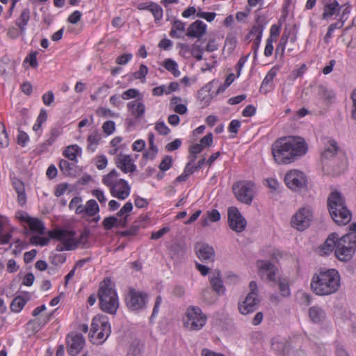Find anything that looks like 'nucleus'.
Segmentation results:
<instances>
[{
    "instance_id": "39",
    "label": "nucleus",
    "mask_w": 356,
    "mask_h": 356,
    "mask_svg": "<svg viewBox=\"0 0 356 356\" xmlns=\"http://www.w3.org/2000/svg\"><path fill=\"white\" fill-rule=\"evenodd\" d=\"M162 65L175 76L177 77L180 75L178 64L174 60L171 58H166L163 60Z\"/></svg>"
},
{
    "instance_id": "40",
    "label": "nucleus",
    "mask_w": 356,
    "mask_h": 356,
    "mask_svg": "<svg viewBox=\"0 0 356 356\" xmlns=\"http://www.w3.org/2000/svg\"><path fill=\"white\" fill-rule=\"evenodd\" d=\"M8 222V220L6 217L0 215V244L8 243L11 238V234L6 233L1 234L4 227Z\"/></svg>"
},
{
    "instance_id": "29",
    "label": "nucleus",
    "mask_w": 356,
    "mask_h": 356,
    "mask_svg": "<svg viewBox=\"0 0 356 356\" xmlns=\"http://www.w3.org/2000/svg\"><path fill=\"white\" fill-rule=\"evenodd\" d=\"M325 149L321 153L322 159H327L333 157L339 149L337 143L331 138H327L324 143Z\"/></svg>"
},
{
    "instance_id": "64",
    "label": "nucleus",
    "mask_w": 356,
    "mask_h": 356,
    "mask_svg": "<svg viewBox=\"0 0 356 356\" xmlns=\"http://www.w3.org/2000/svg\"><path fill=\"white\" fill-rule=\"evenodd\" d=\"M281 26L278 24H273L270 29V35L268 39H272L273 41L277 40V36L280 33Z\"/></svg>"
},
{
    "instance_id": "36",
    "label": "nucleus",
    "mask_w": 356,
    "mask_h": 356,
    "mask_svg": "<svg viewBox=\"0 0 356 356\" xmlns=\"http://www.w3.org/2000/svg\"><path fill=\"white\" fill-rule=\"evenodd\" d=\"M81 152L82 149L78 145H71L64 149L63 155L68 159L75 161L77 156L81 155Z\"/></svg>"
},
{
    "instance_id": "60",
    "label": "nucleus",
    "mask_w": 356,
    "mask_h": 356,
    "mask_svg": "<svg viewBox=\"0 0 356 356\" xmlns=\"http://www.w3.org/2000/svg\"><path fill=\"white\" fill-rule=\"evenodd\" d=\"M140 95L139 91L135 88H130L123 92L121 98L123 99H129L136 98Z\"/></svg>"
},
{
    "instance_id": "48",
    "label": "nucleus",
    "mask_w": 356,
    "mask_h": 356,
    "mask_svg": "<svg viewBox=\"0 0 356 356\" xmlns=\"http://www.w3.org/2000/svg\"><path fill=\"white\" fill-rule=\"evenodd\" d=\"M318 95L323 101L327 102H332V100L335 97V95L333 91L328 90L325 87H320Z\"/></svg>"
},
{
    "instance_id": "43",
    "label": "nucleus",
    "mask_w": 356,
    "mask_h": 356,
    "mask_svg": "<svg viewBox=\"0 0 356 356\" xmlns=\"http://www.w3.org/2000/svg\"><path fill=\"white\" fill-rule=\"evenodd\" d=\"M26 303V300L22 296L15 297L10 304V309L12 312L18 313L22 310Z\"/></svg>"
},
{
    "instance_id": "17",
    "label": "nucleus",
    "mask_w": 356,
    "mask_h": 356,
    "mask_svg": "<svg viewBox=\"0 0 356 356\" xmlns=\"http://www.w3.org/2000/svg\"><path fill=\"white\" fill-rule=\"evenodd\" d=\"M259 275L262 279H266L272 282H276V275L278 272L277 268L271 263L264 261L258 260L257 262Z\"/></svg>"
},
{
    "instance_id": "63",
    "label": "nucleus",
    "mask_w": 356,
    "mask_h": 356,
    "mask_svg": "<svg viewBox=\"0 0 356 356\" xmlns=\"http://www.w3.org/2000/svg\"><path fill=\"white\" fill-rule=\"evenodd\" d=\"M133 58V55L131 53H127L122 55L118 56L116 58L115 63L118 65H126Z\"/></svg>"
},
{
    "instance_id": "15",
    "label": "nucleus",
    "mask_w": 356,
    "mask_h": 356,
    "mask_svg": "<svg viewBox=\"0 0 356 356\" xmlns=\"http://www.w3.org/2000/svg\"><path fill=\"white\" fill-rule=\"evenodd\" d=\"M67 353L72 356L77 355L85 345V339L81 334L71 332L66 337Z\"/></svg>"
},
{
    "instance_id": "37",
    "label": "nucleus",
    "mask_w": 356,
    "mask_h": 356,
    "mask_svg": "<svg viewBox=\"0 0 356 356\" xmlns=\"http://www.w3.org/2000/svg\"><path fill=\"white\" fill-rule=\"evenodd\" d=\"M123 140L122 137L115 136L109 143V149L108 154L110 155H116L119 152L123 149L122 142Z\"/></svg>"
},
{
    "instance_id": "35",
    "label": "nucleus",
    "mask_w": 356,
    "mask_h": 356,
    "mask_svg": "<svg viewBox=\"0 0 356 356\" xmlns=\"http://www.w3.org/2000/svg\"><path fill=\"white\" fill-rule=\"evenodd\" d=\"M47 120V113L44 108L40 109V113L33 126V130L41 136L42 134V124Z\"/></svg>"
},
{
    "instance_id": "10",
    "label": "nucleus",
    "mask_w": 356,
    "mask_h": 356,
    "mask_svg": "<svg viewBox=\"0 0 356 356\" xmlns=\"http://www.w3.org/2000/svg\"><path fill=\"white\" fill-rule=\"evenodd\" d=\"M184 326L191 330H200L207 322V316L197 307H189L184 318Z\"/></svg>"
},
{
    "instance_id": "25",
    "label": "nucleus",
    "mask_w": 356,
    "mask_h": 356,
    "mask_svg": "<svg viewBox=\"0 0 356 356\" xmlns=\"http://www.w3.org/2000/svg\"><path fill=\"white\" fill-rule=\"evenodd\" d=\"M20 219L22 221H24L29 224V228L31 232L43 234L44 232V223L39 220L38 218H32L28 216L27 214L22 216Z\"/></svg>"
},
{
    "instance_id": "31",
    "label": "nucleus",
    "mask_w": 356,
    "mask_h": 356,
    "mask_svg": "<svg viewBox=\"0 0 356 356\" xmlns=\"http://www.w3.org/2000/svg\"><path fill=\"white\" fill-rule=\"evenodd\" d=\"M102 139V134L97 131L90 133L87 137V150L90 152H95Z\"/></svg>"
},
{
    "instance_id": "22",
    "label": "nucleus",
    "mask_w": 356,
    "mask_h": 356,
    "mask_svg": "<svg viewBox=\"0 0 356 356\" xmlns=\"http://www.w3.org/2000/svg\"><path fill=\"white\" fill-rule=\"evenodd\" d=\"M207 24L201 20L193 22L186 29V35L189 38H200L207 31Z\"/></svg>"
},
{
    "instance_id": "49",
    "label": "nucleus",
    "mask_w": 356,
    "mask_h": 356,
    "mask_svg": "<svg viewBox=\"0 0 356 356\" xmlns=\"http://www.w3.org/2000/svg\"><path fill=\"white\" fill-rule=\"evenodd\" d=\"M148 74V67L144 65L141 64L139 67L138 71L134 73V77L136 79H139L141 82L144 83L145 81L146 76Z\"/></svg>"
},
{
    "instance_id": "33",
    "label": "nucleus",
    "mask_w": 356,
    "mask_h": 356,
    "mask_svg": "<svg viewBox=\"0 0 356 356\" xmlns=\"http://www.w3.org/2000/svg\"><path fill=\"white\" fill-rule=\"evenodd\" d=\"M83 207V212L81 214L82 216L92 217L97 214L99 211V206L94 200H88Z\"/></svg>"
},
{
    "instance_id": "7",
    "label": "nucleus",
    "mask_w": 356,
    "mask_h": 356,
    "mask_svg": "<svg viewBox=\"0 0 356 356\" xmlns=\"http://www.w3.org/2000/svg\"><path fill=\"white\" fill-rule=\"evenodd\" d=\"M111 332L108 318L105 315H97L93 317L89 333L90 341L93 344H102Z\"/></svg>"
},
{
    "instance_id": "3",
    "label": "nucleus",
    "mask_w": 356,
    "mask_h": 356,
    "mask_svg": "<svg viewBox=\"0 0 356 356\" xmlns=\"http://www.w3.org/2000/svg\"><path fill=\"white\" fill-rule=\"evenodd\" d=\"M51 239H56L61 243L56 246L58 251L74 250L79 248H83L88 243L89 232L87 230L83 231L76 238L75 232L63 229H54L47 232Z\"/></svg>"
},
{
    "instance_id": "12",
    "label": "nucleus",
    "mask_w": 356,
    "mask_h": 356,
    "mask_svg": "<svg viewBox=\"0 0 356 356\" xmlns=\"http://www.w3.org/2000/svg\"><path fill=\"white\" fill-rule=\"evenodd\" d=\"M147 298L146 293L130 288L126 297V305L131 310H142L145 307Z\"/></svg>"
},
{
    "instance_id": "27",
    "label": "nucleus",
    "mask_w": 356,
    "mask_h": 356,
    "mask_svg": "<svg viewBox=\"0 0 356 356\" xmlns=\"http://www.w3.org/2000/svg\"><path fill=\"white\" fill-rule=\"evenodd\" d=\"M339 3L336 0H330L329 2L324 3L322 19H328L341 9Z\"/></svg>"
},
{
    "instance_id": "45",
    "label": "nucleus",
    "mask_w": 356,
    "mask_h": 356,
    "mask_svg": "<svg viewBox=\"0 0 356 356\" xmlns=\"http://www.w3.org/2000/svg\"><path fill=\"white\" fill-rule=\"evenodd\" d=\"M9 136L3 122H0V147L6 148L9 146Z\"/></svg>"
},
{
    "instance_id": "46",
    "label": "nucleus",
    "mask_w": 356,
    "mask_h": 356,
    "mask_svg": "<svg viewBox=\"0 0 356 356\" xmlns=\"http://www.w3.org/2000/svg\"><path fill=\"white\" fill-rule=\"evenodd\" d=\"M278 286L280 293L282 297H288L290 296L289 283L286 278H279Z\"/></svg>"
},
{
    "instance_id": "24",
    "label": "nucleus",
    "mask_w": 356,
    "mask_h": 356,
    "mask_svg": "<svg viewBox=\"0 0 356 356\" xmlns=\"http://www.w3.org/2000/svg\"><path fill=\"white\" fill-rule=\"evenodd\" d=\"M127 110L133 117L139 119L145 114V106L142 101L136 99L127 104Z\"/></svg>"
},
{
    "instance_id": "54",
    "label": "nucleus",
    "mask_w": 356,
    "mask_h": 356,
    "mask_svg": "<svg viewBox=\"0 0 356 356\" xmlns=\"http://www.w3.org/2000/svg\"><path fill=\"white\" fill-rule=\"evenodd\" d=\"M29 141V135L25 131L19 129L18 134L17 136V144L22 147H25V146H26Z\"/></svg>"
},
{
    "instance_id": "6",
    "label": "nucleus",
    "mask_w": 356,
    "mask_h": 356,
    "mask_svg": "<svg viewBox=\"0 0 356 356\" xmlns=\"http://www.w3.org/2000/svg\"><path fill=\"white\" fill-rule=\"evenodd\" d=\"M100 309L106 313L115 314L118 307V296L109 279H104L98 291Z\"/></svg>"
},
{
    "instance_id": "8",
    "label": "nucleus",
    "mask_w": 356,
    "mask_h": 356,
    "mask_svg": "<svg viewBox=\"0 0 356 356\" xmlns=\"http://www.w3.org/2000/svg\"><path fill=\"white\" fill-rule=\"evenodd\" d=\"M356 248V234L348 233L337 238V248L334 254L340 261H348L353 256Z\"/></svg>"
},
{
    "instance_id": "19",
    "label": "nucleus",
    "mask_w": 356,
    "mask_h": 356,
    "mask_svg": "<svg viewBox=\"0 0 356 356\" xmlns=\"http://www.w3.org/2000/svg\"><path fill=\"white\" fill-rule=\"evenodd\" d=\"M259 302L258 293H249L245 300L238 304L239 312L244 315L252 313L255 311Z\"/></svg>"
},
{
    "instance_id": "13",
    "label": "nucleus",
    "mask_w": 356,
    "mask_h": 356,
    "mask_svg": "<svg viewBox=\"0 0 356 356\" xmlns=\"http://www.w3.org/2000/svg\"><path fill=\"white\" fill-rule=\"evenodd\" d=\"M284 181L289 188L297 191L306 186L307 180L304 172L299 170L293 169L286 173Z\"/></svg>"
},
{
    "instance_id": "5",
    "label": "nucleus",
    "mask_w": 356,
    "mask_h": 356,
    "mask_svg": "<svg viewBox=\"0 0 356 356\" xmlns=\"http://www.w3.org/2000/svg\"><path fill=\"white\" fill-rule=\"evenodd\" d=\"M102 184L106 186L111 195L118 200L127 199L131 193V187L125 179L120 177L119 172L113 169L102 178Z\"/></svg>"
},
{
    "instance_id": "59",
    "label": "nucleus",
    "mask_w": 356,
    "mask_h": 356,
    "mask_svg": "<svg viewBox=\"0 0 356 356\" xmlns=\"http://www.w3.org/2000/svg\"><path fill=\"white\" fill-rule=\"evenodd\" d=\"M241 127V122L238 120H232L229 126L228 131L231 134H234V135L232 136V138H235L236 135L238 132V130Z\"/></svg>"
},
{
    "instance_id": "47",
    "label": "nucleus",
    "mask_w": 356,
    "mask_h": 356,
    "mask_svg": "<svg viewBox=\"0 0 356 356\" xmlns=\"http://www.w3.org/2000/svg\"><path fill=\"white\" fill-rule=\"evenodd\" d=\"M210 282L213 289L218 293H221L224 292L225 289L222 280L220 277L219 273H218L216 276L211 277Z\"/></svg>"
},
{
    "instance_id": "28",
    "label": "nucleus",
    "mask_w": 356,
    "mask_h": 356,
    "mask_svg": "<svg viewBox=\"0 0 356 356\" xmlns=\"http://www.w3.org/2000/svg\"><path fill=\"white\" fill-rule=\"evenodd\" d=\"M186 23L179 19H175L172 24L169 35L172 38H181L186 35Z\"/></svg>"
},
{
    "instance_id": "26",
    "label": "nucleus",
    "mask_w": 356,
    "mask_h": 356,
    "mask_svg": "<svg viewBox=\"0 0 356 356\" xmlns=\"http://www.w3.org/2000/svg\"><path fill=\"white\" fill-rule=\"evenodd\" d=\"M338 234L336 233L330 234L325 243L319 248V254L321 255H327L331 253L337 248Z\"/></svg>"
},
{
    "instance_id": "1",
    "label": "nucleus",
    "mask_w": 356,
    "mask_h": 356,
    "mask_svg": "<svg viewBox=\"0 0 356 356\" xmlns=\"http://www.w3.org/2000/svg\"><path fill=\"white\" fill-rule=\"evenodd\" d=\"M271 150L277 163L289 164L307 153V145L303 138L289 136L277 139Z\"/></svg>"
},
{
    "instance_id": "21",
    "label": "nucleus",
    "mask_w": 356,
    "mask_h": 356,
    "mask_svg": "<svg viewBox=\"0 0 356 356\" xmlns=\"http://www.w3.org/2000/svg\"><path fill=\"white\" fill-rule=\"evenodd\" d=\"M280 70L279 65H274L266 74L259 88L261 93L267 94L274 88L273 80Z\"/></svg>"
},
{
    "instance_id": "9",
    "label": "nucleus",
    "mask_w": 356,
    "mask_h": 356,
    "mask_svg": "<svg viewBox=\"0 0 356 356\" xmlns=\"http://www.w3.org/2000/svg\"><path fill=\"white\" fill-rule=\"evenodd\" d=\"M232 190L238 201L250 204L254 195L255 184L251 181H239L233 185Z\"/></svg>"
},
{
    "instance_id": "51",
    "label": "nucleus",
    "mask_w": 356,
    "mask_h": 356,
    "mask_svg": "<svg viewBox=\"0 0 356 356\" xmlns=\"http://www.w3.org/2000/svg\"><path fill=\"white\" fill-rule=\"evenodd\" d=\"M342 26H343V24H340L338 22L331 24L329 26L327 32L324 37V42L325 43L328 44L330 42V40L332 37V34H333V32L334 31V30L341 28Z\"/></svg>"
},
{
    "instance_id": "61",
    "label": "nucleus",
    "mask_w": 356,
    "mask_h": 356,
    "mask_svg": "<svg viewBox=\"0 0 356 356\" xmlns=\"http://www.w3.org/2000/svg\"><path fill=\"white\" fill-rule=\"evenodd\" d=\"M177 47L179 49V54L183 57L188 58L191 56V45L185 43H179Z\"/></svg>"
},
{
    "instance_id": "55",
    "label": "nucleus",
    "mask_w": 356,
    "mask_h": 356,
    "mask_svg": "<svg viewBox=\"0 0 356 356\" xmlns=\"http://www.w3.org/2000/svg\"><path fill=\"white\" fill-rule=\"evenodd\" d=\"M49 239H51L49 236L47 238L40 236H33L31 237V241L33 244L45 246L49 243Z\"/></svg>"
},
{
    "instance_id": "18",
    "label": "nucleus",
    "mask_w": 356,
    "mask_h": 356,
    "mask_svg": "<svg viewBox=\"0 0 356 356\" xmlns=\"http://www.w3.org/2000/svg\"><path fill=\"white\" fill-rule=\"evenodd\" d=\"M114 161L116 167L124 173L134 172L136 169L131 155L120 154Z\"/></svg>"
},
{
    "instance_id": "52",
    "label": "nucleus",
    "mask_w": 356,
    "mask_h": 356,
    "mask_svg": "<svg viewBox=\"0 0 356 356\" xmlns=\"http://www.w3.org/2000/svg\"><path fill=\"white\" fill-rule=\"evenodd\" d=\"M102 130L106 136L113 134L115 131V123L112 120L104 122L102 124Z\"/></svg>"
},
{
    "instance_id": "14",
    "label": "nucleus",
    "mask_w": 356,
    "mask_h": 356,
    "mask_svg": "<svg viewBox=\"0 0 356 356\" xmlns=\"http://www.w3.org/2000/svg\"><path fill=\"white\" fill-rule=\"evenodd\" d=\"M312 219V212L307 207L300 209L291 219L292 227L299 231L305 230L309 227Z\"/></svg>"
},
{
    "instance_id": "62",
    "label": "nucleus",
    "mask_w": 356,
    "mask_h": 356,
    "mask_svg": "<svg viewBox=\"0 0 356 356\" xmlns=\"http://www.w3.org/2000/svg\"><path fill=\"white\" fill-rule=\"evenodd\" d=\"M199 144L202 145L204 149L211 147L213 145V134L211 133L207 134L200 139Z\"/></svg>"
},
{
    "instance_id": "56",
    "label": "nucleus",
    "mask_w": 356,
    "mask_h": 356,
    "mask_svg": "<svg viewBox=\"0 0 356 356\" xmlns=\"http://www.w3.org/2000/svg\"><path fill=\"white\" fill-rule=\"evenodd\" d=\"M154 129L159 134L162 136H167L170 131V129L163 122H156Z\"/></svg>"
},
{
    "instance_id": "30",
    "label": "nucleus",
    "mask_w": 356,
    "mask_h": 356,
    "mask_svg": "<svg viewBox=\"0 0 356 356\" xmlns=\"http://www.w3.org/2000/svg\"><path fill=\"white\" fill-rule=\"evenodd\" d=\"M30 9L25 8L22 9L19 16L16 19L15 24L22 33H24L26 29V26L30 20Z\"/></svg>"
},
{
    "instance_id": "23",
    "label": "nucleus",
    "mask_w": 356,
    "mask_h": 356,
    "mask_svg": "<svg viewBox=\"0 0 356 356\" xmlns=\"http://www.w3.org/2000/svg\"><path fill=\"white\" fill-rule=\"evenodd\" d=\"M62 129L59 127L51 128L49 133L47 134V139L40 145V147L42 152L48 150V148L52 146L57 138L61 135Z\"/></svg>"
},
{
    "instance_id": "58",
    "label": "nucleus",
    "mask_w": 356,
    "mask_h": 356,
    "mask_svg": "<svg viewBox=\"0 0 356 356\" xmlns=\"http://www.w3.org/2000/svg\"><path fill=\"white\" fill-rule=\"evenodd\" d=\"M97 115L99 117L107 118V117H117V114L113 112L111 109L106 107H99L97 110Z\"/></svg>"
},
{
    "instance_id": "4",
    "label": "nucleus",
    "mask_w": 356,
    "mask_h": 356,
    "mask_svg": "<svg viewBox=\"0 0 356 356\" xmlns=\"http://www.w3.org/2000/svg\"><path fill=\"white\" fill-rule=\"evenodd\" d=\"M327 206L333 220L339 225L348 224L352 218L350 211L345 204L344 198L337 191H332L327 198Z\"/></svg>"
},
{
    "instance_id": "2",
    "label": "nucleus",
    "mask_w": 356,
    "mask_h": 356,
    "mask_svg": "<svg viewBox=\"0 0 356 356\" xmlns=\"http://www.w3.org/2000/svg\"><path fill=\"white\" fill-rule=\"evenodd\" d=\"M341 286V276L337 270L330 268L316 273L311 280V290L317 296H326L337 292Z\"/></svg>"
},
{
    "instance_id": "44",
    "label": "nucleus",
    "mask_w": 356,
    "mask_h": 356,
    "mask_svg": "<svg viewBox=\"0 0 356 356\" xmlns=\"http://www.w3.org/2000/svg\"><path fill=\"white\" fill-rule=\"evenodd\" d=\"M81 203L82 198L79 196H76L71 200L69 204V209L70 210H74L76 214L81 215L83 212V205Z\"/></svg>"
},
{
    "instance_id": "57",
    "label": "nucleus",
    "mask_w": 356,
    "mask_h": 356,
    "mask_svg": "<svg viewBox=\"0 0 356 356\" xmlns=\"http://www.w3.org/2000/svg\"><path fill=\"white\" fill-rule=\"evenodd\" d=\"M158 153L157 147H149L143 154V159L145 160H154Z\"/></svg>"
},
{
    "instance_id": "34",
    "label": "nucleus",
    "mask_w": 356,
    "mask_h": 356,
    "mask_svg": "<svg viewBox=\"0 0 356 356\" xmlns=\"http://www.w3.org/2000/svg\"><path fill=\"white\" fill-rule=\"evenodd\" d=\"M264 26L265 24L260 22L259 17H257V19H256V24H254L250 29V32L247 35V38H250L251 37H252L253 39H257V41L259 39H261L263 32L264 30Z\"/></svg>"
},
{
    "instance_id": "53",
    "label": "nucleus",
    "mask_w": 356,
    "mask_h": 356,
    "mask_svg": "<svg viewBox=\"0 0 356 356\" xmlns=\"http://www.w3.org/2000/svg\"><path fill=\"white\" fill-rule=\"evenodd\" d=\"M172 165V159L170 156H165L160 163L159 168L162 172L168 170Z\"/></svg>"
},
{
    "instance_id": "11",
    "label": "nucleus",
    "mask_w": 356,
    "mask_h": 356,
    "mask_svg": "<svg viewBox=\"0 0 356 356\" xmlns=\"http://www.w3.org/2000/svg\"><path fill=\"white\" fill-rule=\"evenodd\" d=\"M132 209V203L131 202H126L117 213V216L120 217L119 219L115 216H109L104 219L102 225L104 229L109 230L113 227H125L127 223V218Z\"/></svg>"
},
{
    "instance_id": "32",
    "label": "nucleus",
    "mask_w": 356,
    "mask_h": 356,
    "mask_svg": "<svg viewBox=\"0 0 356 356\" xmlns=\"http://www.w3.org/2000/svg\"><path fill=\"white\" fill-rule=\"evenodd\" d=\"M48 321L49 318L43 316L35 319H31L26 323L27 329L33 332H37L47 323Z\"/></svg>"
},
{
    "instance_id": "38",
    "label": "nucleus",
    "mask_w": 356,
    "mask_h": 356,
    "mask_svg": "<svg viewBox=\"0 0 356 356\" xmlns=\"http://www.w3.org/2000/svg\"><path fill=\"white\" fill-rule=\"evenodd\" d=\"M220 220V213L217 209H212L207 211V216L202 217L201 225L202 227H207L209 222H218Z\"/></svg>"
},
{
    "instance_id": "41",
    "label": "nucleus",
    "mask_w": 356,
    "mask_h": 356,
    "mask_svg": "<svg viewBox=\"0 0 356 356\" xmlns=\"http://www.w3.org/2000/svg\"><path fill=\"white\" fill-rule=\"evenodd\" d=\"M309 316L314 323H319L325 317V312L321 307H312L309 310Z\"/></svg>"
},
{
    "instance_id": "42",
    "label": "nucleus",
    "mask_w": 356,
    "mask_h": 356,
    "mask_svg": "<svg viewBox=\"0 0 356 356\" xmlns=\"http://www.w3.org/2000/svg\"><path fill=\"white\" fill-rule=\"evenodd\" d=\"M149 11L152 14L156 23L159 22L163 16V10L162 7L155 2H151Z\"/></svg>"
},
{
    "instance_id": "20",
    "label": "nucleus",
    "mask_w": 356,
    "mask_h": 356,
    "mask_svg": "<svg viewBox=\"0 0 356 356\" xmlns=\"http://www.w3.org/2000/svg\"><path fill=\"white\" fill-rule=\"evenodd\" d=\"M197 257L204 262L213 261L215 251L212 246L204 243H197L195 246Z\"/></svg>"
},
{
    "instance_id": "50",
    "label": "nucleus",
    "mask_w": 356,
    "mask_h": 356,
    "mask_svg": "<svg viewBox=\"0 0 356 356\" xmlns=\"http://www.w3.org/2000/svg\"><path fill=\"white\" fill-rule=\"evenodd\" d=\"M191 56L194 57L198 61L201 60L202 59L203 49L200 44L195 42L191 45Z\"/></svg>"
},
{
    "instance_id": "16",
    "label": "nucleus",
    "mask_w": 356,
    "mask_h": 356,
    "mask_svg": "<svg viewBox=\"0 0 356 356\" xmlns=\"http://www.w3.org/2000/svg\"><path fill=\"white\" fill-rule=\"evenodd\" d=\"M228 224L229 227L236 232H243L246 227V220L242 216L236 207L228 209Z\"/></svg>"
}]
</instances>
